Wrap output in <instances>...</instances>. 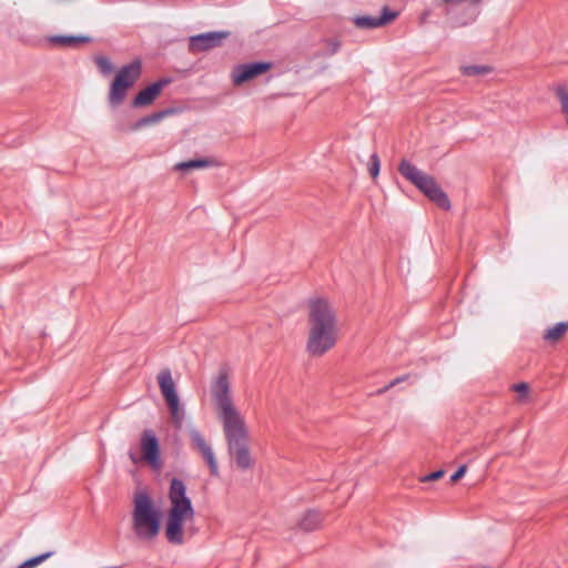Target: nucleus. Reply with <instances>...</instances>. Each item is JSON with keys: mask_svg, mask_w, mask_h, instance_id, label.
Returning a JSON list of instances; mask_svg holds the SVG:
<instances>
[{"mask_svg": "<svg viewBox=\"0 0 568 568\" xmlns=\"http://www.w3.org/2000/svg\"><path fill=\"white\" fill-rule=\"evenodd\" d=\"M210 393L217 418L223 426L230 456L240 469L251 468L253 458L248 449V430L244 416L233 400L230 368L222 367L212 377Z\"/></svg>", "mask_w": 568, "mask_h": 568, "instance_id": "nucleus-1", "label": "nucleus"}, {"mask_svg": "<svg viewBox=\"0 0 568 568\" xmlns=\"http://www.w3.org/2000/svg\"><path fill=\"white\" fill-rule=\"evenodd\" d=\"M306 323L305 349L310 356L322 357L337 345L341 337L338 317L327 298L308 300Z\"/></svg>", "mask_w": 568, "mask_h": 568, "instance_id": "nucleus-2", "label": "nucleus"}, {"mask_svg": "<svg viewBox=\"0 0 568 568\" xmlns=\"http://www.w3.org/2000/svg\"><path fill=\"white\" fill-rule=\"evenodd\" d=\"M168 497L170 507L165 523V537L171 544L182 545L184 542V526L187 523H193L195 511L181 479L173 478L171 480Z\"/></svg>", "mask_w": 568, "mask_h": 568, "instance_id": "nucleus-3", "label": "nucleus"}, {"mask_svg": "<svg viewBox=\"0 0 568 568\" xmlns=\"http://www.w3.org/2000/svg\"><path fill=\"white\" fill-rule=\"evenodd\" d=\"M131 529L135 539L142 542H152L160 534L161 511L144 490L133 496Z\"/></svg>", "mask_w": 568, "mask_h": 568, "instance_id": "nucleus-4", "label": "nucleus"}, {"mask_svg": "<svg viewBox=\"0 0 568 568\" xmlns=\"http://www.w3.org/2000/svg\"><path fill=\"white\" fill-rule=\"evenodd\" d=\"M398 172L403 178H405L420 192H423L438 207L443 210L450 209L448 196L433 176L426 174L406 159H403L399 162Z\"/></svg>", "mask_w": 568, "mask_h": 568, "instance_id": "nucleus-5", "label": "nucleus"}, {"mask_svg": "<svg viewBox=\"0 0 568 568\" xmlns=\"http://www.w3.org/2000/svg\"><path fill=\"white\" fill-rule=\"evenodd\" d=\"M142 74V63L140 60H134L131 63L123 65L115 74L109 90L108 99L111 105H120L130 88L140 79Z\"/></svg>", "mask_w": 568, "mask_h": 568, "instance_id": "nucleus-6", "label": "nucleus"}, {"mask_svg": "<svg viewBox=\"0 0 568 568\" xmlns=\"http://www.w3.org/2000/svg\"><path fill=\"white\" fill-rule=\"evenodd\" d=\"M156 381L161 394L168 405L172 422L176 427H181L184 418V410L180 404L171 371L169 368L161 369L156 376Z\"/></svg>", "mask_w": 568, "mask_h": 568, "instance_id": "nucleus-7", "label": "nucleus"}, {"mask_svg": "<svg viewBox=\"0 0 568 568\" xmlns=\"http://www.w3.org/2000/svg\"><path fill=\"white\" fill-rule=\"evenodd\" d=\"M140 449L141 455L138 456L135 453L130 452L129 458L133 464H138L139 462H144L151 468L159 470L162 467V460L160 455V445L159 440L151 429H145L141 434L140 439Z\"/></svg>", "mask_w": 568, "mask_h": 568, "instance_id": "nucleus-8", "label": "nucleus"}, {"mask_svg": "<svg viewBox=\"0 0 568 568\" xmlns=\"http://www.w3.org/2000/svg\"><path fill=\"white\" fill-rule=\"evenodd\" d=\"M189 437L191 448L202 456L210 468L211 475L217 477L220 475L219 465L211 444L196 428L189 429Z\"/></svg>", "mask_w": 568, "mask_h": 568, "instance_id": "nucleus-9", "label": "nucleus"}, {"mask_svg": "<svg viewBox=\"0 0 568 568\" xmlns=\"http://www.w3.org/2000/svg\"><path fill=\"white\" fill-rule=\"evenodd\" d=\"M227 31H213L196 34L190 38L189 49L193 53L207 51L210 49L220 47L227 37Z\"/></svg>", "mask_w": 568, "mask_h": 568, "instance_id": "nucleus-10", "label": "nucleus"}, {"mask_svg": "<svg viewBox=\"0 0 568 568\" xmlns=\"http://www.w3.org/2000/svg\"><path fill=\"white\" fill-rule=\"evenodd\" d=\"M271 69V63L254 62L248 64H239L233 68L231 77L235 85H241Z\"/></svg>", "mask_w": 568, "mask_h": 568, "instance_id": "nucleus-11", "label": "nucleus"}, {"mask_svg": "<svg viewBox=\"0 0 568 568\" xmlns=\"http://www.w3.org/2000/svg\"><path fill=\"white\" fill-rule=\"evenodd\" d=\"M170 81L166 79H162L158 82L152 83L151 85L146 87L142 91H140L136 97L133 100L134 106H145L151 104L161 93L162 89L169 83Z\"/></svg>", "mask_w": 568, "mask_h": 568, "instance_id": "nucleus-12", "label": "nucleus"}, {"mask_svg": "<svg viewBox=\"0 0 568 568\" xmlns=\"http://www.w3.org/2000/svg\"><path fill=\"white\" fill-rule=\"evenodd\" d=\"M397 17V12L389 11L387 8L383 9V13L379 17H357L354 22L358 28L375 29L383 27Z\"/></svg>", "mask_w": 568, "mask_h": 568, "instance_id": "nucleus-13", "label": "nucleus"}, {"mask_svg": "<svg viewBox=\"0 0 568 568\" xmlns=\"http://www.w3.org/2000/svg\"><path fill=\"white\" fill-rule=\"evenodd\" d=\"M324 516L322 513L310 509L301 515L296 525L298 529L308 532L321 528Z\"/></svg>", "mask_w": 568, "mask_h": 568, "instance_id": "nucleus-14", "label": "nucleus"}, {"mask_svg": "<svg viewBox=\"0 0 568 568\" xmlns=\"http://www.w3.org/2000/svg\"><path fill=\"white\" fill-rule=\"evenodd\" d=\"M49 40L51 43L60 47H77L79 44L89 42L91 39L84 36H54Z\"/></svg>", "mask_w": 568, "mask_h": 568, "instance_id": "nucleus-15", "label": "nucleus"}, {"mask_svg": "<svg viewBox=\"0 0 568 568\" xmlns=\"http://www.w3.org/2000/svg\"><path fill=\"white\" fill-rule=\"evenodd\" d=\"M214 162L209 159H196V160H190L185 162L176 163L174 166V170L176 171H189L194 169H204L213 165Z\"/></svg>", "mask_w": 568, "mask_h": 568, "instance_id": "nucleus-16", "label": "nucleus"}, {"mask_svg": "<svg viewBox=\"0 0 568 568\" xmlns=\"http://www.w3.org/2000/svg\"><path fill=\"white\" fill-rule=\"evenodd\" d=\"M567 331H568V324L561 322V323L556 324L551 328L547 329L544 335V338H545V341H547L551 344H555L566 334Z\"/></svg>", "mask_w": 568, "mask_h": 568, "instance_id": "nucleus-17", "label": "nucleus"}, {"mask_svg": "<svg viewBox=\"0 0 568 568\" xmlns=\"http://www.w3.org/2000/svg\"><path fill=\"white\" fill-rule=\"evenodd\" d=\"M94 63L102 75H109L114 71L111 60L105 55H97Z\"/></svg>", "mask_w": 568, "mask_h": 568, "instance_id": "nucleus-18", "label": "nucleus"}, {"mask_svg": "<svg viewBox=\"0 0 568 568\" xmlns=\"http://www.w3.org/2000/svg\"><path fill=\"white\" fill-rule=\"evenodd\" d=\"M460 71L463 75L474 77L488 74L491 72V68L488 65H463Z\"/></svg>", "mask_w": 568, "mask_h": 568, "instance_id": "nucleus-19", "label": "nucleus"}, {"mask_svg": "<svg viewBox=\"0 0 568 568\" xmlns=\"http://www.w3.org/2000/svg\"><path fill=\"white\" fill-rule=\"evenodd\" d=\"M168 112H156V113H153L151 115H148V116H144L142 119H140L134 125H133V129L134 130H138L140 128H143V126H146V125H150V124H154L156 122H159Z\"/></svg>", "mask_w": 568, "mask_h": 568, "instance_id": "nucleus-20", "label": "nucleus"}, {"mask_svg": "<svg viewBox=\"0 0 568 568\" xmlns=\"http://www.w3.org/2000/svg\"><path fill=\"white\" fill-rule=\"evenodd\" d=\"M52 555H53L52 551L41 554L39 556H36L33 558H30V559L23 561L17 568H34V567L39 566L40 564H42L43 561H45L47 559H49Z\"/></svg>", "mask_w": 568, "mask_h": 568, "instance_id": "nucleus-21", "label": "nucleus"}, {"mask_svg": "<svg viewBox=\"0 0 568 568\" xmlns=\"http://www.w3.org/2000/svg\"><path fill=\"white\" fill-rule=\"evenodd\" d=\"M510 389L518 394L517 400L519 403H526L528 400L530 387L527 383H518L511 385Z\"/></svg>", "mask_w": 568, "mask_h": 568, "instance_id": "nucleus-22", "label": "nucleus"}, {"mask_svg": "<svg viewBox=\"0 0 568 568\" xmlns=\"http://www.w3.org/2000/svg\"><path fill=\"white\" fill-rule=\"evenodd\" d=\"M381 162L376 153L372 154L368 171L373 179H376L379 173Z\"/></svg>", "mask_w": 568, "mask_h": 568, "instance_id": "nucleus-23", "label": "nucleus"}, {"mask_svg": "<svg viewBox=\"0 0 568 568\" xmlns=\"http://www.w3.org/2000/svg\"><path fill=\"white\" fill-rule=\"evenodd\" d=\"M557 94L561 102V109L566 113L568 112V93L566 92L565 88H558Z\"/></svg>", "mask_w": 568, "mask_h": 568, "instance_id": "nucleus-24", "label": "nucleus"}, {"mask_svg": "<svg viewBox=\"0 0 568 568\" xmlns=\"http://www.w3.org/2000/svg\"><path fill=\"white\" fill-rule=\"evenodd\" d=\"M444 475H445V471L443 469H439V470L433 471V473L422 477L420 481L427 483V481L438 480V479L443 478Z\"/></svg>", "mask_w": 568, "mask_h": 568, "instance_id": "nucleus-25", "label": "nucleus"}, {"mask_svg": "<svg viewBox=\"0 0 568 568\" xmlns=\"http://www.w3.org/2000/svg\"><path fill=\"white\" fill-rule=\"evenodd\" d=\"M467 471V465H462L450 477L452 483L458 481Z\"/></svg>", "mask_w": 568, "mask_h": 568, "instance_id": "nucleus-26", "label": "nucleus"}, {"mask_svg": "<svg viewBox=\"0 0 568 568\" xmlns=\"http://www.w3.org/2000/svg\"><path fill=\"white\" fill-rule=\"evenodd\" d=\"M402 381H404V377H398L394 381H392L388 385H386L384 388L379 389L378 390V394H383L385 393L386 390L390 389L392 387H394L395 385H397L398 383H400Z\"/></svg>", "mask_w": 568, "mask_h": 568, "instance_id": "nucleus-27", "label": "nucleus"}, {"mask_svg": "<svg viewBox=\"0 0 568 568\" xmlns=\"http://www.w3.org/2000/svg\"><path fill=\"white\" fill-rule=\"evenodd\" d=\"M402 381H404V377H398L394 381H392L388 385H386L384 388L379 389L378 390V394H383L385 393L386 390L390 389L392 387H394L395 385H397L398 383H400Z\"/></svg>", "mask_w": 568, "mask_h": 568, "instance_id": "nucleus-28", "label": "nucleus"}, {"mask_svg": "<svg viewBox=\"0 0 568 568\" xmlns=\"http://www.w3.org/2000/svg\"><path fill=\"white\" fill-rule=\"evenodd\" d=\"M481 0H443L446 4H458L462 2L479 3Z\"/></svg>", "mask_w": 568, "mask_h": 568, "instance_id": "nucleus-29", "label": "nucleus"}]
</instances>
